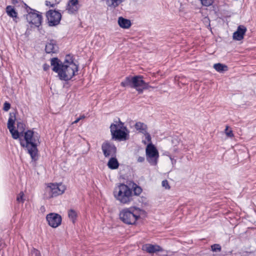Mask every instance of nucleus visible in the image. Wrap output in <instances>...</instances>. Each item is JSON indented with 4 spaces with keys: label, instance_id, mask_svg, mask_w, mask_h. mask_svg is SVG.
Here are the masks:
<instances>
[{
    "label": "nucleus",
    "instance_id": "obj_42",
    "mask_svg": "<svg viewBox=\"0 0 256 256\" xmlns=\"http://www.w3.org/2000/svg\"><path fill=\"white\" fill-rule=\"evenodd\" d=\"M200 0V2H202V1L203 0Z\"/></svg>",
    "mask_w": 256,
    "mask_h": 256
},
{
    "label": "nucleus",
    "instance_id": "obj_17",
    "mask_svg": "<svg viewBox=\"0 0 256 256\" xmlns=\"http://www.w3.org/2000/svg\"><path fill=\"white\" fill-rule=\"evenodd\" d=\"M58 50V47L54 40H50L46 46L45 50L47 53H55Z\"/></svg>",
    "mask_w": 256,
    "mask_h": 256
},
{
    "label": "nucleus",
    "instance_id": "obj_20",
    "mask_svg": "<svg viewBox=\"0 0 256 256\" xmlns=\"http://www.w3.org/2000/svg\"><path fill=\"white\" fill-rule=\"evenodd\" d=\"M134 127L137 130H138L140 132L142 133V134L148 132L147 126L143 122H136L134 125Z\"/></svg>",
    "mask_w": 256,
    "mask_h": 256
},
{
    "label": "nucleus",
    "instance_id": "obj_11",
    "mask_svg": "<svg viewBox=\"0 0 256 256\" xmlns=\"http://www.w3.org/2000/svg\"><path fill=\"white\" fill-rule=\"evenodd\" d=\"M26 18L29 24L36 27H39L41 25L42 16L41 14L39 13L35 12H30L26 15Z\"/></svg>",
    "mask_w": 256,
    "mask_h": 256
},
{
    "label": "nucleus",
    "instance_id": "obj_19",
    "mask_svg": "<svg viewBox=\"0 0 256 256\" xmlns=\"http://www.w3.org/2000/svg\"><path fill=\"white\" fill-rule=\"evenodd\" d=\"M118 24L123 28H128L131 26L130 20L122 17H120L118 19Z\"/></svg>",
    "mask_w": 256,
    "mask_h": 256
},
{
    "label": "nucleus",
    "instance_id": "obj_21",
    "mask_svg": "<svg viewBox=\"0 0 256 256\" xmlns=\"http://www.w3.org/2000/svg\"><path fill=\"white\" fill-rule=\"evenodd\" d=\"M108 166L110 168L114 170L118 168L119 164L116 158H112L108 160Z\"/></svg>",
    "mask_w": 256,
    "mask_h": 256
},
{
    "label": "nucleus",
    "instance_id": "obj_14",
    "mask_svg": "<svg viewBox=\"0 0 256 256\" xmlns=\"http://www.w3.org/2000/svg\"><path fill=\"white\" fill-rule=\"evenodd\" d=\"M246 31V28L244 26H239L237 30L233 34V39L236 40H242Z\"/></svg>",
    "mask_w": 256,
    "mask_h": 256
},
{
    "label": "nucleus",
    "instance_id": "obj_23",
    "mask_svg": "<svg viewBox=\"0 0 256 256\" xmlns=\"http://www.w3.org/2000/svg\"><path fill=\"white\" fill-rule=\"evenodd\" d=\"M6 12L8 16L12 18H16L18 13L12 6H7L6 8Z\"/></svg>",
    "mask_w": 256,
    "mask_h": 256
},
{
    "label": "nucleus",
    "instance_id": "obj_8",
    "mask_svg": "<svg viewBox=\"0 0 256 256\" xmlns=\"http://www.w3.org/2000/svg\"><path fill=\"white\" fill-rule=\"evenodd\" d=\"M146 160L152 166L157 164L159 156L158 152L155 146L152 144H148L146 148Z\"/></svg>",
    "mask_w": 256,
    "mask_h": 256
},
{
    "label": "nucleus",
    "instance_id": "obj_25",
    "mask_svg": "<svg viewBox=\"0 0 256 256\" xmlns=\"http://www.w3.org/2000/svg\"><path fill=\"white\" fill-rule=\"evenodd\" d=\"M144 136H145V139L142 140V142L144 144H152V138H151V136L150 135V134L149 133H148V132H146V133L144 134Z\"/></svg>",
    "mask_w": 256,
    "mask_h": 256
},
{
    "label": "nucleus",
    "instance_id": "obj_5",
    "mask_svg": "<svg viewBox=\"0 0 256 256\" xmlns=\"http://www.w3.org/2000/svg\"><path fill=\"white\" fill-rule=\"evenodd\" d=\"M120 85L124 87L130 86L134 88L139 93H142L144 90L150 87L148 84L143 80L142 77L140 76H127L120 83Z\"/></svg>",
    "mask_w": 256,
    "mask_h": 256
},
{
    "label": "nucleus",
    "instance_id": "obj_34",
    "mask_svg": "<svg viewBox=\"0 0 256 256\" xmlns=\"http://www.w3.org/2000/svg\"><path fill=\"white\" fill-rule=\"evenodd\" d=\"M85 118V116L84 115H82L80 116L76 120H74L72 124H76L78 123L80 120L84 119Z\"/></svg>",
    "mask_w": 256,
    "mask_h": 256
},
{
    "label": "nucleus",
    "instance_id": "obj_33",
    "mask_svg": "<svg viewBox=\"0 0 256 256\" xmlns=\"http://www.w3.org/2000/svg\"><path fill=\"white\" fill-rule=\"evenodd\" d=\"M10 104L8 102H5L4 103V111H8L10 109Z\"/></svg>",
    "mask_w": 256,
    "mask_h": 256
},
{
    "label": "nucleus",
    "instance_id": "obj_31",
    "mask_svg": "<svg viewBox=\"0 0 256 256\" xmlns=\"http://www.w3.org/2000/svg\"><path fill=\"white\" fill-rule=\"evenodd\" d=\"M162 186L166 189H170V186L167 180H164L162 182Z\"/></svg>",
    "mask_w": 256,
    "mask_h": 256
},
{
    "label": "nucleus",
    "instance_id": "obj_15",
    "mask_svg": "<svg viewBox=\"0 0 256 256\" xmlns=\"http://www.w3.org/2000/svg\"><path fill=\"white\" fill-rule=\"evenodd\" d=\"M142 250L150 254L162 251V248L160 246L150 244L144 245L142 246Z\"/></svg>",
    "mask_w": 256,
    "mask_h": 256
},
{
    "label": "nucleus",
    "instance_id": "obj_37",
    "mask_svg": "<svg viewBox=\"0 0 256 256\" xmlns=\"http://www.w3.org/2000/svg\"><path fill=\"white\" fill-rule=\"evenodd\" d=\"M43 68H44V70L46 71L48 69L49 66L46 64H44L43 66Z\"/></svg>",
    "mask_w": 256,
    "mask_h": 256
},
{
    "label": "nucleus",
    "instance_id": "obj_26",
    "mask_svg": "<svg viewBox=\"0 0 256 256\" xmlns=\"http://www.w3.org/2000/svg\"><path fill=\"white\" fill-rule=\"evenodd\" d=\"M24 196V193L22 192H20L16 197V201L20 203H24L25 200Z\"/></svg>",
    "mask_w": 256,
    "mask_h": 256
},
{
    "label": "nucleus",
    "instance_id": "obj_36",
    "mask_svg": "<svg viewBox=\"0 0 256 256\" xmlns=\"http://www.w3.org/2000/svg\"><path fill=\"white\" fill-rule=\"evenodd\" d=\"M169 158L171 160V163L172 165L174 166L176 164V160L174 159L171 156H169Z\"/></svg>",
    "mask_w": 256,
    "mask_h": 256
},
{
    "label": "nucleus",
    "instance_id": "obj_1",
    "mask_svg": "<svg viewBox=\"0 0 256 256\" xmlns=\"http://www.w3.org/2000/svg\"><path fill=\"white\" fill-rule=\"evenodd\" d=\"M52 70L58 73L60 80L67 81L70 80L78 71V66L74 62L70 55L66 56L62 63L58 58H52L50 61Z\"/></svg>",
    "mask_w": 256,
    "mask_h": 256
},
{
    "label": "nucleus",
    "instance_id": "obj_39",
    "mask_svg": "<svg viewBox=\"0 0 256 256\" xmlns=\"http://www.w3.org/2000/svg\"><path fill=\"white\" fill-rule=\"evenodd\" d=\"M164 155H165V156H168V157H169V156H170V154L169 152H167V151L165 152L164 153Z\"/></svg>",
    "mask_w": 256,
    "mask_h": 256
},
{
    "label": "nucleus",
    "instance_id": "obj_29",
    "mask_svg": "<svg viewBox=\"0 0 256 256\" xmlns=\"http://www.w3.org/2000/svg\"><path fill=\"white\" fill-rule=\"evenodd\" d=\"M134 192L135 195L139 196L142 192V189L140 187L136 186L134 187Z\"/></svg>",
    "mask_w": 256,
    "mask_h": 256
},
{
    "label": "nucleus",
    "instance_id": "obj_28",
    "mask_svg": "<svg viewBox=\"0 0 256 256\" xmlns=\"http://www.w3.org/2000/svg\"><path fill=\"white\" fill-rule=\"evenodd\" d=\"M212 250V252H220L221 250V246L218 244H214L211 246Z\"/></svg>",
    "mask_w": 256,
    "mask_h": 256
},
{
    "label": "nucleus",
    "instance_id": "obj_13",
    "mask_svg": "<svg viewBox=\"0 0 256 256\" xmlns=\"http://www.w3.org/2000/svg\"><path fill=\"white\" fill-rule=\"evenodd\" d=\"M16 116L12 114H10V116L8 122V128L13 138L16 140L20 136V132L14 130V125L16 122Z\"/></svg>",
    "mask_w": 256,
    "mask_h": 256
},
{
    "label": "nucleus",
    "instance_id": "obj_4",
    "mask_svg": "<svg viewBox=\"0 0 256 256\" xmlns=\"http://www.w3.org/2000/svg\"><path fill=\"white\" fill-rule=\"evenodd\" d=\"M114 196L118 201L124 204H128L133 200L132 190L124 184H120L115 188Z\"/></svg>",
    "mask_w": 256,
    "mask_h": 256
},
{
    "label": "nucleus",
    "instance_id": "obj_27",
    "mask_svg": "<svg viewBox=\"0 0 256 256\" xmlns=\"http://www.w3.org/2000/svg\"><path fill=\"white\" fill-rule=\"evenodd\" d=\"M225 134L228 137L232 138L234 136L232 130L229 129V127L228 126H226L225 128Z\"/></svg>",
    "mask_w": 256,
    "mask_h": 256
},
{
    "label": "nucleus",
    "instance_id": "obj_35",
    "mask_svg": "<svg viewBox=\"0 0 256 256\" xmlns=\"http://www.w3.org/2000/svg\"><path fill=\"white\" fill-rule=\"evenodd\" d=\"M145 158L144 156H139L137 158V162H143L144 161Z\"/></svg>",
    "mask_w": 256,
    "mask_h": 256
},
{
    "label": "nucleus",
    "instance_id": "obj_10",
    "mask_svg": "<svg viewBox=\"0 0 256 256\" xmlns=\"http://www.w3.org/2000/svg\"><path fill=\"white\" fill-rule=\"evenodd\" d=\"M46 220L51 227L56 228L60 226L62 219L60 214L56 213H50L47 214Z\"/></svg>",
    "mask_w": 256,
    "mask_h": 256
},
{
    "label": "nucleus",
    "instance_id": "obj_3",
    "mask_svg": "<svg viewBox=\"0 0 256 256\" xmlns=\"http://www.w3.org/2000/svg\"><path fill=\"white\" fill-rule=\"evenodd\" d=\"M145 212L137 206H130L122 209L119 214L120 220L127 224H134Z\"/></svg>",
    "mask_w": 256,
    "mask_h": 256
},
{
    "label": "nucleus",
    "instance_id": "obj_9",
    "mask_svg": "<svg viewBox=\"0 0 256 256\" xmlns=\"http://www.w3.org/2000/svg\"><path fill=\"white\" fill-rule=\"evenodd\" d=\"M48 22L50 26L58 25L62 18L61 14L56 10H49L46 14Z\"/></svg>",
    "mask_w": 256,
    "mask_h": 256
},
{
    "label": "nucleus",
    "instance_id": "obj_41",
    "mask_svg": "<svg viewBox=\"0 0 256 256\" xmlns=\"http://www.w3.org/2000/svg\"><path fill=\"white\" fill-rule=\"evenodd\" d=\"M50 2H48V1H46V4L47 6H49V5H50ZM50 6H53V5H51V4H50Z\"/></svg>",
    "mask_w": 256,
    "mask_h": 256
},
{
    "label": "nucleus",
    "instance_id": "obj_32",
    "mask_svg": "<svg viewBox=\"0 0 256 256\" xmlns=\"http://www.w3.org/2000/svg\"><path fill=\"white\" fill-rule=\"evenodd\" d=\"M31 253L34 254V256H42L40 252L36 248H33L31 251Z\"/></svg>",
    "mask_w": 256,
    "mask_h": 256
},
{
    "label": "nucleus",
    "instance_id": "obj_22",
    "mask_svg": "<svg viewBox=\"0 0 256 256\" xmlns=\"http://www.w3.org/2000/svg\"><path fill=\"white\" fill-rule=\"evenodd\" d=\"M214 68L219 72H222L228 70V66L220 63L216 64L214 65Z\"/></svg>",
    "mask_w": 256,
    "mask_h": 256
},
{
    "label": "nucleus",
    "instance_id": "obj_38",
    "mask_svg": "<svg viewBox=\"0 0 256 256\" xmlns=\"http://www.w3.org/2000/svg\"><path fill=\"white\" fill-rule=\"evenodd\" d=\"M23 125H24V124H23L20 123V122H18V124H17L18 128H20V127H22V129H23Z\"/></svg>",
    "mask_w": 256,
    "mask_h": 256
},
{
    "label": "nucleus",
    "instance_id": "obj_12",
    "mask_svg": "<svg viewBox=\"0 0 256 256\" xmlns=\"http://www.w3.org/2000/svg\"><path fill=\"white\" fill-rule=\"evenodd\" d=\"M102 150L106 157L113 156L116 152V148L114 145L108 142H105L102 144Z\"/></svg>",
    "mask_w": 256,
    "mask_h": 256
},
{
    "label": "nucleus",
    "instance_id": "obj_16",
    "mask_svg": "<svg viewBox=\"0 0 256 256\" xmlns=\"http://www.w3.org/2000/svg\"><path fill=\"white\" fill-rule=\"evenodd\" d=\"M78 9V0H69L66 5V10L70 14H74Z\"/></svg>",
    "mask_w": 256,
    "mask_h": 256
},
{
    "label": "nucleus",
    "instance_id": "obj_7",
    "mask_svg": "<svg viewBox=\"0 0 256 256\" xmlns=\"http://www.w3.org/2000/svg\"><path fill=\"white\" fill-rule=\"evenodd\" d=\"M110 129L113 139L120 140H126L127 130L124 126V123L120 120L110 125Z\"/></svg>",
    "mask_w": 256,
    "mask_h": 256
},
{
    "label": "nucleus",
    "instance_id": "obj_2",
    "mask_svg": "<svg viewBox=\"0 0 256 256\" xmlns=\"http://www.w3.org/2000/svg\"><path fill=\"white\" fill-rule=\"evenodd\" d=\"M40 136L38 133L28 130L24 132L25 142L20 140V145L27 148L28 154L34 160H36L38 159V150L37 147L40 143Z\"/></svg>",
    "mask_w": 256,
    "mask_h": 256
},
{
    "label": "nucleus",
    "instance_id": "obj_30",
    "mask_svg": "<svg viewBox=\"0 0 256 256\" xmlns=\"http://www.w3.org/2000/svg\"><path fill=\"white\" fill-rule=\"evenodd\" d=\"M212 0H203L201 2L202 4L206 6H208L212 4Z\"/></svg>",
    "mask_w": 256,
    "mask_h": 256
},
{
    "label": "nucleus",
    "instance_id": "obj_18",
    "mask_svg": "<svg viewBox=\"0 0 256 256\" xmlns=\"http://www.w3.org/2000/svg\"><path fill=\"white\" fill-rule=\"evenodd\" d=\"M124 0H105L108 7L110 8H115L121 4Z\"/></svg>",
    "mask_w": 256,
    "mask_h": 256
},
{
    "label": "nucleus",
    "instance_id": "obj_40",
    "mask_svg": "<svg viewBox=\"0 0 256 256\" xmlns=\"http://www.w3.org/2000/svg\"><path fill=\"white\" fill-rule=\"evenodd\" d=\"M50 2H48V1H46V4L47 6H49V5H50ZM50 6H53V5H51V4H50Z\"/></svg>",
    "mask_w": 256,
    "mask_h": 256
},
{
    "label": "nucleus",
    "instance_id": "obj_6",
    "mask_svg": "<svg viewBox=\"0 0 256 256\" xmlns=\"http://www.w3.org/2000/svg\"><path fill=\"white\" fill-rule=\"evenodd\" d=\"M66 186L62 182L47 184L44 192V198L50 199L63 194L66 190Z\"/></svg>",
    "mask_w": 256,
    "mask_h": 256
},
{
    "label": "nucleus",
    "instance_id": "obj_24",
    "mask_svg": "<svg viewBox=\"0 0 256 256\" xmlns=\"http://www.w3.org/2000/svg\"><path fill=\"white\" fill-rule=\"evenodd\" d=\"M68 216L72 222L74 223L76 220L78 212L76 210L73 209L70 210L68 211Z\"/></svg>",
    "mask_w": 256,
    "mask_h": 256
}]
</instances>
